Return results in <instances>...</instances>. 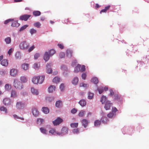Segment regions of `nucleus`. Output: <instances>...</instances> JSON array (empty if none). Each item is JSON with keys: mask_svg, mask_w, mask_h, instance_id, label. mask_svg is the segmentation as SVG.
Here are the masks:
<instances>
[{"mask_svg": "<svg viewBox=\"0 0 149 149\" xmlns=\"http://www.w3.org/2000/svg\"><path fill=\"white\" fill-rule=\"evenodd\" d=\"M13 85L15 88L19 90L23 88V85L22 83L16 79L14 80Z\"/></svg>", "mask_w": 149, "mask_h": 149, "instance_id": "nucleus-1", "label": "nucleus"}, {"mask_svg": "<svg viewBox=\"0 0 149 149\" xmlns=\"http://www.w3.org/2000/svg\"><path fill=\"white\" fill-rule=\"evenodd\" d=\"M29 44L26 41L21 42L19 45V48L21 49L25 50L27 49L29 47Z\"/></svg>", "mask_w": 149, "mask_h": 149, "instance_id": "nucleus-2", "label": "nucleus"}, {"mask_svg": "<svg viewBox=\"0 0 149 149\" xmlns=\"http://www.w3.org/2000/svg\"><path fill=\"white\" fill-rule=\"evenodd\" d=\"M118 111V109L116 107H113L111 111L107 114V117L109 118H114L116 116V112Z\"/></svg>", "mask_w": 149, "mask_h": 149, "instance_id": "nucleus-3", "label": "nucleus"}, {"mask_svg": "<svg viewBox=\"0 0 149 149\" xmlns=\"http://www.w3.org/2000/svg\"><path fill=\"white\" fill-rule=\"evenodd\" d=\"M68 129L65 127H63L61 129V132H58L57 135L59 136H63L67 134Z\"/></svg>", "mask_w": 149, "mask_h": 149, "instance_id": "nucleus-4", "label": "nucleus"}, {"mask_svg": "<svg viewBox=\"0 0 149 149\" xmlns=\"http://www.w3.org/2000/svg\"><path fill=\"white\" fill-rule=\"evenodd\" d=\"M105 104L104 108L106 110L110 109V108L113 105L112 103L109 100L107 101Z\"/></svg>", "mask_w": 149, "mask_h": 149, "instance_id": "nucleus-5", "label": "nucleus"}, {"mask_svg": "<svg viewBox=\"0 0 149 149\" xmlns=\"http://www.w3.org/2000/svg\"><path fill=\"white\" fill-rule=\"evenodd\" d=\"M3 102L4 104L6 106H10L12 103V101L11 99L8 98L4 99Z\"/></svg>", "mask_w": 149, "mask_h": 149, "instance_id": "nucleus-6", "label": "nucleus"}, {"mask_svg": "<svg viewBox=\"0 0 149 149\" xmlns=\"http://www.w3.org/2000/svg\"><path fill=\"white\" fill-rule=\"evenodd\" d=\"M63 121V120L60 117H58L54 120L52 121V123L54 126L59 125Z\"/></svg>", "mask_w": 149, "mask_h": 149, "instance_id": "nucleus-7", "label": "nucleus"}, {"mask_svg": "<svg viewBox=\"0 0 149 149\" xmlns=\"http://www.w3.org/2000/svg\"><path fill=\"white\" fill-rule=\"evenodd\" d=\"M31 16V15H29L24 14L23 15L19 17V19L21 20H24V21H26L28 20V19Z\"/></svg>", "mask_w": 149, "mask_h": 149, "instance_id": "nucleus-8", "label": "nucleus"}, {"mask_svg": "<svg viewBox=\"0 0 149 149\" xmlns=\"http://www.w3.org/2000/svg\"><path fill=\"white\" fill-rule=\"evenodd\" d=\"M52 64L47 63L46 65V72L48 74H51L52 72V70L51 68Z\"/></svg>", "mask_w": 149, "mask_h": 149, "instance_id": "nucleus-9", "label": "nucleus"}, {"mask_svg": "<svg viewBox=\"0 0 149 149\" xmlns=\"http://www.w3.org/2000/svg\"><path fill=\"white\" fill-rule=\"evenodd\" d=\"M32 112L33 115L35 117H37L39 114V112L36 108H33L32 109Z\"/></svg>", "mask_w": 149, "mask_h": 149, "instance_id": "nucleus-10", "label": "nucleus"}, {"mask_svg": "<svg viewBox=\"0 0 149 149\" xmlns=\"http://www.w3.org/2000/svg\"><path fill=\"white\" fill-rule=\"evenodd\" d=\"M17 70L15 69H12L10 70V74L11 76L13 77L15 76L17 73Z\"/></svg>", "mask_w": 149, "mask_h": 149, "instance_id": "nucleus-11", "label": "nucleus"}, {"mask_svg": "<svg viewBox=\"0 0 149 149\" xmlns=\"http://www.w3.org/2000/svg\"><path fill=\"white\" fill-rule=\"evenodd\" d=\"M114 99L118 102H120L122 100V97L119 94H115L114 95Z\"/></svg>", "mask_w": 149, "mask_h": 149, "instance_id": "nucleus-12", "label": "nucleus"}, {"mask_svg": "<svg viewBox=\"0 0 149 149\" xmlns=\"http://www.w3.org/2000/svg\"><path fill=\"white\" fill-rule=\"evenodd\" d=\"M45 78V76L44 75L38 76V83L41 84L43 82Z\"/></svg>", "mask_w": 149, "mask_h": 149, "instance_id": "nucleus-13", "label": "nucleus"}, {"mask_svg": "<svg viewBox=\"0 0 149 149\" xmlns=\"http://www.w3.org/2000/svg\"><path fill=\"white\" fill-rule=\"evenodd\" d=\"M51 56L49 54L48 52H46L44 54L43 58L46 61H47L49 59L50 57Z\"/></svg>", "mask_w": 149, "mask_h": 149, "instance_id": "nucleus-14", "label": "nucleus"}, {"mask_svg": "<svg viewBox=\"0 0 149 149\" xmlns=\"http://www.w3.org/2000/svg\"><path fill=\"white\" fill-rule=\"evenodd\" d=\"M79 79L77 77H74L72 81V84L74 85H76L78 83Z\"/></svg>", "mask_w": 149, "mask_h": 149, "instance_id": "nucleus-15", "label": "nucleus"}, {"mask_svg": "<svg viewBox=\"0 0 149 149\" xmlns=\"http://www.w3.org/2000/svg\"><path fill=\"white\" fill-rule=\"evenodd\" d=\"M62 105V102L61 100L57 101L55 103V106L56 107L61 108Z\"/></svg>", "mask_w": 149, "mask_h": 149, "instance_id": "nucleus-16", "label": "nucleus"}, {"mask_svg": "<svg viewBox=\"0 0 149 149\" xmlns=\"http://www.w3.org/2000/svg\"><path fill=\"white\" fill-rule=\"evenodd\" d=\"M31 93L34 95H38L39 92L38 90L33 87L31 88Z\"/></svg>", "mask_w": 149, "mask_h": 149, "instance_id": "nucleus-17", "label": "nucleus"}, {"mask_svg": "<svg viewBox=\"0 0 149 149\" xmlns=\"http://www.w3.org/2000/svg\"><path fill=\"white\" fill-rule=\"evenodd\" d=\"M73 51L70 49H68L66 51V55L68 58H70L72 56Z\"/></svg>", "mask_w": 149, "mask_h": 149, "instance_id": "nucleus-18", "label": "nucleus"}, {"mask_svg": "<svg viewBox=\"0 0 149 149\" xmlns=\"http://www.w3.org/2000/svg\"><path fill=\"white\" fill-rule=\"evenodd\" d=\"M81 123L83 126H84L85 128H86L87 126L88 123V121L85 119H83L81 121Z\"/></svg>", "mask_w": 149, "mask_h": 149, "instance_id": "nucleus-19", "label": "nucleus"}, {"mask_svg": "<svg viewBox=\"0 0 149 149\" xmlns=\"http://www.w3.org/2000/svg\"><path fill=\"white\" fill-rule=\"evenodd\" d=\"M79 104L82 107L85 106L86 104V102L85 100L81 99L79 102Z\"/></svg>", "mask_w": 149, "mask_h": 149, "instance_id": "nucleus-20", "label": "nucleus"}, {"mask_svg": "<svg viewBox=\"0 0 149 149\" xmlns=\"http://www.w3.org/2000/svg\"><path fill=\"white\" fill-rule=\"evenodd\" d=\"M42 111L45 114H47L49 112L48 108L46 107H43L42 108Z\"/></svg>", "mask_w": 149, "mask_h": 149, "instance_id": "nucleus-21", "label": "nucleus"}, {"mask_svg": "<svg viewBox=\"0 0 149 149\" xmlns=\"http://www.w3.org/2000/svg\"><path fill=\"white\" fill-rule=\"evenodd\" d=\"M56 88L54 86L51 85L48 88V92L49 93H52L55 90Z\"/></svg>", "mask_w": 149, "mask_h": 149, "instance_id": "nucleus-22", "label": "nucleus"}, {"mask_svg": "<svg viewBox=\"0 0 149 149\" xmlns=\"http://www.w3.org/2000/svg\"><path fill=\"white\" fill-rule=\"evenodd\" d=\"M20 25V24L18 23L17 21H14L13 22L11 26L13 27H18Z\"/></svg>", "mask_w": 149, "mask_h": 149, "instance_id": "nucleus-23", "label": "nucleus"}, {"mask_svg": "<svg viewBox=\"0 0 149 149\" xmlns=\"http://www.w3.org/2000/svg\"><path fill=\"white\" fill-rule=\"evenodd\" d=\"M24 107V104L21 102H17V103L16 107L18 109H22Z\"/></svg>", "mask_w": 149, "mask_h": 149, "instance_id": "nucleus-24", "label": "nucleus"}, {"mask_svg": "<svg viewBox=\"0 0 149 149\" xmlns=\"http://www.w3.org/2000/svg\"><path fill=\"white\" fill-rule=\"evenodd\" d=\"M33 14L34 16L37 17L40 15L41 13L38 10H34L33 11Z\"/></svg>", "mask_w": 149, "mask_h": 149, "instance_id": "nucleus-25", "label": "nucleus"}, {"mask_svg": "<svg viewBox=\"0 0 149 149\" xmlns=\"http://www.w3.org/2000/svg\"><path fill=\"white\" fill-rule=\"evenodd\" d=\"M101 120L102 122L104 124L107 123L109 121V120L106 117L104 116L102 117Z\"/></svg>", "mask_w": 149, "mask_h": 149, "instance_id": "nucleus-26", "label": "nucleus"}, {"mask_svg": "<svg viewBox=\"0 0 149 149\" xmlns=\"http://www.w3.org/2000/svg\"><path fill=\"white\" fill-rule=\"evenodd\" d=\"M4 41L6 44H9L11 42V39L10 37H7L4 39Z\"/></svg>", "mask_w": 149, "mask_h": 149, "instance_id": "nucleus-27", "label": "nucleus"}, {"mask_svg": "<svg viewBox=\"0 0 149 149\" xmlns=\"http://www.w3.org/2000/svg\"><path fill=\"white\" fill-rule=\"evenodd\" d=\"M49 132L50 133L55 135L56 134L57 135V133L58 132H56L54 129L51 128L50 129Z\"/></svg>", "mask_w": 149, "mask_h": 149, "instance_id": "nucleus-28", "label": "nucleus"}, {"mask_svg": "<svg viewBox=\"0 0 149 149\" xmlns=\"http://www.w3.org/2000/svg\"><path fill=\"white\" fill-rule=\"evenodd\" d=\"M107 97L104 96L102 95L100 101L101 102L102 104L105 103L107 101Z\"/></svg>", "mask_w": 149, "mask_h": 149, "instance_id": "nucleus-29", "label": "nucleus"}, {"mask_svg": "<svg viewBox=\"0 0 149 149\" xmlns=\"http://www.w3.org/2000/svg\"><path fill=\"white\" fill-rule=\"evenodd\" d=\"M1 64L3 66H7L8 64V61L6 59L3 60L1 62Z\"/></svg>", "mask_w": 149, "mask_h": 149, "instance_id": "nucleus-30", "label": "nucleus"}, {"mask_svg": "<svg viewBox=\"0 0 149 149\" xmlns=\"http://www.w3.org/2000/svg\"><path fill=\"white\" fill-rule=\"evenodd\" d=\"M91 81L95 84H97L98 82V80L97 77H93L91 79Z\"/></svg>", "mask_w": 149, "mask_h": 149, "instance_id": "nucleus-31", "label": "nucleus"}, {"mask_svg": "<svg viewBox=\"0 0 149 149\" xmlns=\"http://www.w3.org/2000/svg\"><path fill=\"white\" fill-rule=\"evenodd\" d=\"M81 67V65L80 64H78L74 68V72L75 73H77L80 71V68Z\"/></svg>", "mask_w": 149, "mask_h": 149, "instance_id": "nucleus-32", "label": "nucleus"}, {"mask_svg": "<svg viewBox=\"0 0 149 149\" xmlns=\"http://www.w3.org/2000/svg\"><path fill=\"white\" fill-rule=\"evenodd\" d=\"M110 5H108L105 7L104 9H102L100 11V13L101 14L102 13H106L107 12V11L110 8Z\"/></svg>", "mask_w": 149, "mask_h": 149, "instance_id": "nucleus-33", "label": "nucleus"}, {"mask_svg": "<svg viewBox=\"0 0 149 149\" xmlns=\"http://www.w3.org/2000/svg\"><path fill=\"white\" fill-rule=\"evenodd\" d=\"M20 80L22 83H24L27 81V79L26 77L22 76L20 77Z\"/></svg>", "mask_w": 149, "mask_h": 149, "instance_id": "nucleus-34", "label": "nucleus"}, {"mask_svg": "<svg viewBox=\"0 0 149 149\" xmlns=\"http://www.w3.org/2000/svg\"><path fill=\"white\" fill-rule=\"evenodd\" d=\"M145 58L144 57H143V58L142 59V60H143L141 61H140L139 63H138V65H139V66H140V65H142L144 64H145V63H146V61H144V58ZM145 59L147 58V56H146L145 57ZM138 66H137V67Z\"/></svg>", "mask_w": 149, "mask_h": 149, "instance_id": "nucleus-35", "label": "nucleus"}, {"mask_svg": "<svg viewBox=\"0 0 149 149\" xmlns=\"http://www.w3.org/2000/svg\"><path fill=\"white\" fill-rule=\"evenodd\" d=\"M60 80V79L58 77H55L53 79V82L54 83H58Z\"/></svg>", "mask_w": 149, "mask_h": 149, "instance_id": "nucleus-36", "label": "nucleus"}, {"mask_svg": "<svg viewBox=\"0 0 149 149\" xmlns=\"http://www.w3.org/2000/svg\"><path fill=\"white\" fill-rule=\"evenodd\" d=\"M0 110L1 111H4L5 114H7L8 113L7 109L4 106H2L0 107Z\"/></svg>", "mask_w": 149, "mask_h": 149, "instance_id": "nucleus-37", "label": "nucleus"}, {"mask_svg": "<svg viewBox=\"0 0 149 149\" xmlns=\"http://www.w3.org/2000/svg\"><path fill=\"white\" fill-rule=\"evenodd\" d=\"M94 95L93 93L89 92L88 93V98L89 99L91 100L93 99Z\"/></svg>", "mask_w": 149, "mask_h": 149, "instance_id": "nucleus-38", "label": "nucleus"}, {"mask_svg": "<svg viewBox=\"0 0 149 149\" xmlns=\"http://www.w3.org/2000/svg\"><path fill=\"white\" fill-rule=\"evenodd\" d=\"M38 76L34 77L32 78V82L34 84H37L38 83Z\"/></svg>", "mask_w": 149, "mask_h": 149, "instance_id": "nucleus-39", "label": "nucleus"}, {"mask_svg": "<svg viewBox=\"0 0 149 149\" xmlns=\"http://www.w3.org/2000/svg\"><path fill=\"white\" fill-rule=\"evenodd\" d=\"M54 97L52 96H47L46 97V100L49 102H51L54 100Z\"/></svg>", "mask_w": 149, "mask_h": 149, "instance_id": "nucleus-40", "label": "nucleus"}, {"mask_svg": "<svg viewBox=\"0 0 149 149\" xmlns=\"http://www.w3.org/2000/svg\"><path fill=\"white\" fill-rule=\"evenodd\" d=\"M61 69L64 71H67L68 70L67 66L65 65H62L61 66Z\"/></svg>", "mask_w": 149, "mask_h": 149, "instance_id": "nucleus-41", "label": "nucleus"}, {"mask_svg": "<svg viewBox=\"0 0 149 149\" xmlns=\"http://www.w3.org/2000/svg\"><path fill=\"white\" fill-rule=\"evenodd\" d=\"M44 120L42 118H38L37 120V123L38 124L40 125L42 124L44 122Z\"/></svg>", "mask_w": 149, "mask_h": 149, "instance_id": "nucleus-42", "label": "nucleus"}, {"mask_svg": "<svg viewBox=\"0 0 149 149\" xmlns=\"http://www.w3.org/2000/svg\"><path fill=\"white\" fill-rule=\"evenodd\" d=\"M29 67V64L27 63H24L22 65V68L24 70H26Z\"/></svg>", "mask_w": 149, "mask_h": 149, "instance_id": "nucleus-43", "label": "nucleus"}, {"mask_svg": "<svg viewBox=\"0 0 149 149\" xmlns=\"http://www.w3.org/2000/svg\"><path fill=\"white\" fill-rule=\"evenodd\" d=\"M40 130L42 133L44 134H47V131L45 129L42 127H41L40 128Z\"/></svg>", "mask_w": 149, "mask_h": 149, "instance_id": "nucleus-44", "label": "nucleus"}, {"mask_svg": "<svg viewBox=\"0 0 149 149\" xmlns=\"http://www.w3.org/2000/svg\"><path fill=\"white\" fill-rule=\"evenodd\" d=\"M78 125V123H72L70 124V126L71 127L73 128H77V127Z\"/></svg>", "mask_w": 149, "mask_h": 149, "instance_id": "nucleus-45", "label": "nucleus"}, {"mask_svg": "<svg viewBox=\"0 0 149 149\" xmlns=\"http://www.w3.org/2000/svg\"><path fill=\"white\" fill-rule=\"evenodd\" d=\"M101 124V121L98 120H96L94 122V125L95 127L99 126Z\"/></svg>", "mask_w": 149, "mask_h": 149, "instance_id": "nucleus-46", "label": "nucleus"}, {"mask_svg": "<svg viewBox=\"0 0 149 149\" xmlns=\"http://www.w3.org/2000/svg\"><path fill=\"white\" fill-rule=\"evenodd\" d=\"M28 25H25L22 26L19 29V31L20 32L22 31H23L25 30L26 28L28 26Z\"/></svg>", "mask_w": 149, "mask_h": 149, "instance_id": "nucleus-47", "label": "nucleus"}, {"mask_svg": "<svg viewBox=\"0 0 149 149\" xmlns=\"http://www.w3.org/2000/svg\"><path fill=\"white\" fill-rule=\"evenodd\" d=\"M48 52L50 56H53L55 53V51L54 49H51Z\"/></svg>", "mask_w": 149, "mask_h": 149, "instance_id": "nucleus-48", "label": "nucleus"}, {"mask_svg": "<svg viewBox=\"0 0 149 149\" xmlns=\"http://www.w3.org/2000/svg\"><path fill=\"white\" fill-rule=\"evenodd\" d=\"M11 97H16V93L14 90H12L11 92Z\"/></svg>", "mask_w": 149, "mask_h": 149, "instance_id": "nucleus-49", "label": "nucleus"}, {"mask_svg": "<svg viewBox=\"0 0 149 149\" xmlns=\"http://www.w3.org/2000/svg\"><path fill=\"white\" fill-rule=\"evenodd\" d=\"M30 32L31 34L32 35L33 34L36 33L37 32L36 30L32 28L30 30Z\"/></svg>", "mask_w": 149, "mask_h": 149, "instance_id": "nucleus-50", "label": "nucleus"}, {"mask_svg": "<svg viewBox=\"0 0 149 149\" xmlns=\"http://www.w3.org/2000/svg\"><path fill=\"white\" fill-rule=\"evenodd\" d=\"M97 90L98 91L100 94H102L103 92V89L102 87H100V88L97 87Z\"/></svg>", "mask_w": 149, "mask_h": 149, "instance_id": "nucleus-51", "label": "nucleus"}, {"mask_svg": "<svg viewBox=\"0 0 149 149\" xmlns=\"http://www.w3.org/2000/svg\"><path fill=\"white\" fill-rule=\"evenodd\" d=\"M41 25V24L39 22H37L33 24V25L34 26L38 28H39L40 27Z\"/></svg>", "mask_w": 149, "mask_h": 149, "instance_id": "nucleus-52", "label": "nucleus"}, {"mask_svg": "<svg viewBox=\"0 0 149 149\" xmlns=\"http://www.w3.org/2000/svg\"><path fill=\"white\" fill-rule=\"evenodd\" d=\"M85 112L84 110H82L80 111L78 115L79 117H82L83 116Z\"/></svg>", "mask_w": 149, "mask_h": 149, "instance_id": "nucleus-53", "label": "nucleus"}, {"mask_svg": "<svg viewBox=\"0 0 149 149\" xmlns=\"http://www.w3.org/2000/svg\"><path fill=\"white\" fill-rule=\"evenodd\" d=\"M72 132L74 134H78L79 133V131L78 128L75 129L73 130Z\"/></svg>", "mask_w": 149, "mask_h": 149, "instance_id": "nucleus-54", "label": "nucleus"}, {"mask_svg": "<svg viewBox=\"0 0 149 149\" xmlns=\"http://www.w3.org/2000/svg\"><path fill=\"white\" fill-rule=\"evenodd\" d=\"M15 56L16 59H19L20 58V53L19 52H17L15 54Z\"/></svg>", "mask_w": 149, "mask_h": 149, "instance_id": "nucleus-55", "label": "nucleus"}, {"mask_svg": "<svg viewBox=\"0 0 149 149\" xmlns=\"http://www.w3.org/2000/svg\"><path fill=\"white\" fill-rule=\"evenodd\" d=\"M65 88L64 84L63 83L61 84L60 86V88L61 91H63Z\"/></svg>", "mask_w": 149, "mask_h": 149, "instance_id": "nucleus-56", "label": "nucleus"}, {"mask_svg": "<svg viewBox=\"0 0 149 149\" xmlns=\"http://www.w3.org/2000/svg\"><path fill=\"white\" fill-rule=\"evenodd\" d=\"M87 86H88V85L87 84H85L82 83L80 84V87H83L85 88H86Z\"/></svg>", "mask_w": 149, "mask_h": 149, "instance_id": "nucleus-57", "label": "nucleus"}, {"mask_svg": "<svg viewBox=\"0 0 149 149\" xmlns=\"http://www.w3.org/2000/svg\"><path fill=\"white\" fill-rule=\"evenodd\" d=\"M85 66L83 65H82L81 67L80 68V71L81 72H83L85 70Z\"/></svg>", "mask_w": 149, "mask_h": 149, "instance_id": "nucleus-58", "label": "nucleus"}, {"mask_svg": "<svg viewBox=\"0 0 149 149\" xmlns=\"http://www.w3.org/2000/svg\"><path fill=\"white\" fill-rule=\"evenodd\" d=\"M13 117L15 118H17V119H19L21 120H24V118H21L18 117L17 115L16 114H14L13 115Z\"/></svg>", "mask_w": 149, "mask_h": 149, "instance_id": "nucleus-59", "label": "nucleus"}, {"mask_svg": "<svg viewBox=\"0 0 149 149\" xmlns=\"http://www.w3.org/2000/svg\"><path fill=\"white\" fill-rule=\"evenodd\" d=\"M35 46L34 45H33L31 47L28 49V51L29 52H30L32 51L35 48Z\"/></svg>", "mask_w": 149, "mask_h": 149, "instance_id": "nucleus-60", "label": "nucleus"}, {"mask_svg": "<svg viewBox=\"0 0 149 149\" xmlns=\"http://www.w3.org/2000/svg\"><path fill=\"white\" fill-rule=\"evenodd\" d=\"M13 20V19H8L6 20H5L4 21V24H7L8 23H9V22L12 21Z\"/></svg>", "mask_w": 149, "mask_h": 149, "instance_id": "nucleus-61", "label": "nucleus"}, {"mask_svg": "<svg viewBox=\"0 0 149 149\" xmlns=\"http://www.w3.org/2000/svg\"><path fill=\"white\" fill-rule=\"evenodd\" d=\"M5 89L7 90H8L10 89V87L9 84H6L5 86Z\"/></svg>", "mask_w": 149, "mask_h": 149, "instance_id": "nucleus-62", "label": "nucleus"}, {"mask_svg": "<svg viewBox=\"0 0 149 149\" xmlns=\"http://www.w3.org/2000/svg\"><path fill=\"white\" fill-rule=\"evenodd\" d=\"M14 51V49L13 48H10L8 51V54L10 55Z\"/></svg>", "mask_w": 149, "mask_h": 149, "instance_id": "nucleus-63", "label": "nucleus"}, {"mask_svg": "<svg viewBox=\"0 0 149 149\" xmlns=\"http://www.w3.org/2000/svg\"><path fill=\"white\" fill-rule=\"evenodd\" d=\"M65 54L63 52H61L60 53L59 56L61 58H63L65 57Z\"/></svg>", "mask_w": 149, "mask_h": 149, "instance_id": "nucleus-64", "label": "nucleus"}]
</instances>
